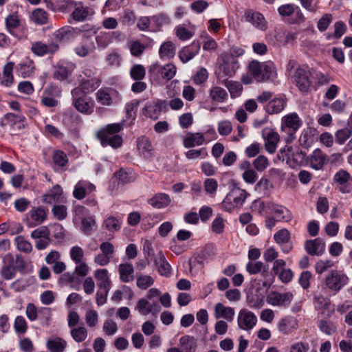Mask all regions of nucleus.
<instances>
[{
	"mask_svg": "<svg viewBox=\"0 0 352 352\" xmlns=\"http://www.w3.org/2000/svg\"><path fill=\"white\" fill-rule=\"evenodd\" d=\"M100 84V80L98 78H93L91 79L82 78L80 81V86L72 90V96H76L78 94L85 96V94L96 89Z\"/></svg>",
	"mask_w": 352,
	"mask_h": 352,
	"instance_id": "nucleus-20",
	"label": "nucleus"
},
{
	"mask_svg": "<svg viewBox=\"0 0 352 352\" xmlns=\"http://www.w3.org/2000/svg\"><path fill=\"white\" fill-rule=\"evenodd\" d=\"M30 20L36 25H43L48 23L49 16L45 10L36 8L32 11Z\"/></svg>",
	"mask_w": 352,
	"mask_h": 352,
	"instance_id": "nucleus-43",
	"label": "nucleus"
},
{
	"mask_svg": "<svg viewBox=\"0 0 352 352\" xmlns=\"http://www.w3.org/2000/svg\"><path fill=\"white\" fill-rule=\"evenodd\" d=\"M333 182L341 193L346 194L352 191V177L344 170H339L333 176Z\"/></svg>",
	"mask_w": 352,
	"mask_h": 352,
	"instance_id": "nucleus-12",
	"label": "nucleus"
},
{
	"mask_svg": "<svg viewBox=\"0 0 352 352\" xmlns=\"http://www.w3.org/2000/svg\"><path fill=\"white\" fill-rule=\"evenodd\" d=\"M1 126H8L10 133L14 135L23 129L26 124V118L21 113H6L0 121Z\"/></svg>",
	"mask_w": 352,
	"mask_h": 352,
	"instance_id": "nucleus-9",
	"label": "nucleus"
},
{
	"mask_svg": "<svg viewBox=\"0 0 352 352\" xmlns=\"http://www.w3.org/2000/svg\"><path fill=\"white\" fill-rule=\"evenodd\" d=\"M171 202L170 196L166 193H157L148 200V204L153 208L162 209L167 207Z\"/></svg>",
	"mask_w": 352,
	"mask_h": 352,
	"instance_id": "nucleus-33",
	"label": "nucleus"
},
{
	"mask_svg": "<svg viewBox=\"0 0 352 352\" xmlns=\"http://www.w3.org/2000/svg\"><path fill=\"white\" fill-rule=\"evenodd\" d=\"M249 194L246 190L234 187L226 196L221 203V208L228 212L241 207Z\"/></svg>",
	"mask_w": 352,
	"mask_h": 352,
	"instance_id": "nucleus-6",
	"label": "nucleus"
},
{
	"mask_svg": "<svg viewBox=\"0 0 352 352\" xmlns=\"http://www.w3.org/2000/svg\"><path fill=\"white\" fill-rule=\"evenodd\" d=\"M311 74L306 65L299 66L296 68L294 78L296 85L302 93H307L311 85Z\"/></svg>",
	"mask_w": 352,
	"mask_h": 352,
	"instance_id": "nucleus-11",
	"label": "nucleus"
},
{
	"mask_svg": "<svg viewBox=\"0 0 352 352\" xmlns=\"http://www.w3.org/2000/svg\"><path fill=\"white\" fill-rule=\"evenodd\" d=\"M232 98L239 96L243 89L242 85L236 81L230 80L226 83Z\"/></svg>",
	"mask_w": 352,
	"mask_h": 352,
	"instance_id": "nucleus-64",
	"label": "nucleus"
},
{
	"mask_svg": "<svg viewBox=\"0 0 352 352\" xmlns=\"http://www.w3.org/2000/svg\"><path fill=\"white\" fill-rule=\"evenodd\" d=\"M348 282L347 276L337 270H332L324 278L326 287L334 294H337Z\"/></svg>",
	"mask_w": 352,
	"mask_h": 352,
	"instance_id": "nucleus-10",
	"label": "nucleus"
},
{
	"mask_svg": "<svg viewBox=\"0 0 352 352\" xmlns=\"http://www.w3.org/2000/svg\"><path fill=\"white\" fill-rule=\"evenodd\" d=\"M98 288L111 289V281L108 276L107 269H98L94 272Z\"/></svg>",
	"mask_w": 352,
	"mask_h": 352,
	"instance_id": "nucleus-38",
	"label": "nucleus"
},
{
	"mask_svg": "<svg viewBox=\"0 0 352 352\" xmlns=\"http://www.w3.org/2000/svg\"><path fill=\"white\" fill-rule=\"evenodd\" d=\"M51 316L52 311L50 308L45 307L38 308V319L41 324L48 325Z\"/></svg>",
	"mask_w": 352,
	"mask_h": 352,
	"instance_id": "nucleus-61",
	"label": "nucleus"
},
{
	"mask_svg": "<svg viewBox=\"0 0 352 352\" xmlns=\"http://www.w3.org/2000/svg\"><path fill=\"white\" fill-rule=\"evenodd\" d=\"M135 309L142 316H147L149 314L155 316L160 311L161 306L158 300H151L142 298L138 301Z\"/></svg>",
	"mask_w": 352,
	"mask_h": 352,
	"instance_id": "nucleus-13",
	"label": "nucleus"
},
{
	"mask_svg": "<svg viewBox=\"0 0 352 352\" xmlns=\"http://www.w3.org/2000/svg\"><path fill=\"white\" fill-rule=\"evenodd\" d=\"M154 263L161 276H169L170 275L172 267L166 261L162 252H159L155 256Z\"/></svg>",
	"mask_w": 352,
	"mask_h": 352,
	"instance_id": "nucleus-30",
	"label": "nucleus"
},
{
	"mask_svg": "<svg viewBox=\"0 0 352 352\" xmlns=\"http://www.w3.org/2000/svg\"><path fill=\"white\" fill-rule=\"evenodd\" d=\"M152 26L155 28V30L160 31L163 27L170 25L171 18L164 12H160L151 16Z\"/></svg>",
	"mask_w": 352,
	"mask_h": 352,
	"instance_id": "nucleus-36",
	"label": "nucleus"
},
{
	"mask_svg": "<svg viewBox=\"0 0 352 352\" xmlns=\"http://www.w3.org/2000/svg\"><path fill=\"white\" fill-rule=\"evenodd\" d=\"M89 14L87 8L82 6L76 7L72 13V16L76 21H82L85 20Z\"/></svg>",
	"mask_w": 352,
	"mask_h": 352,
	"instance_id": "nucleus-63",
	"label": "nucleus"
},
{
	"mask_svg": "<svg viewBox=\"0 0 352 352\" xmlns=\"http://www.w3.org/2000/svg\"><path fill=\"white\" fill-rule=\"evenodd\" d=\"M244 16L246 21L251 23L256 28L261 30L267 29V21L261 13L250 10L245 12Z\"/></svg>",
	"mask_w": 352,
	"mask_h": 352,
	"instance_id": "nucleus-24",
	"label": "nucleus"
},
{
	"mask_svg": "<svg viewBox=\"0 0 352 352\" xmlns=\"http://www.w3.org/2000/svg\"><path fill=\"white\" fill-rule=\"evenodd\" d=\"M166 102L163 100L148 101L143 108L142 112L145 116L155 120L159 118L162 109L166 108Z\"/></svg>",
	"mask_w": 352,
	"mask_h": 352,
	"instance_id": "nucleus-17",
	"label": "nucleus"
},
{
	"mask_svg": "<svg viewBox=\"0 0 352 352\" xmlns=\"http://www.w3.org/2000/svg\"><path fill=\"white\" fill-rule=\"evenodd\" d=\"M287 100L283 96L272 98L265 106V110L269 114L280 113L285 107Z\"/></svg>",
	"mask_w": 352,
	"mask_h": 352,
	"instance_id": "nucleus-29",
	"label": "nucleus"
},
{
	"mask_svg": "<svg viewBox=\"0 0 352 352\" xmlns=\"http://www.w3.org/2000/svg\"><path fill=\"white\" fill-rule=\"evenodd\" d=\"M52 159L54 164L59 167H64L68 163L67 154L60 150L54 151Z\"/></svg>",
	"mask_w": 352,
	"mask_h": 352,
	"instance_id": "nucleus-54",
	"label": "nucleus"
},
{
	"mask_svg": "<svg viewBox=\"0 0 352 352\" xmlns=\"http://www.w3.org/2000/svg\"><path fill=\"white\" fill-rule=\"evenodd\" d=\"M257 322L256 315L248 310L241 309L238 315L237 323L240 329L245 331H250L254 328Z\"/></svg>",
	"mask_w": 352,
	"mask_h": 352,
	"instance_id": "nucleus-18",
	"label": "nucleus"
},
{
	"mask_svg": "<svg viewBox=\"0 0 352 352\" xmlns=\"http://www.w3.org/2000/svg\"><path fill=\"white\" fill-rule=\"evenodd\" d=\"M294 295L292 292L280 293L270 292L266 298L267 302L272 306L287 307L291 303Z\"/></svg>",
	"mask_w": 352,
	"mask_h": 352,
	"instance_id": "nucleus-16",
	"label": "nucleus"
},
{
	"mask_svg": "<svg viewBox=\"0 0 352 352\" xmlns=\"http://www.w3.org/2000/svg\"><path fill=\"white\" fill-rule=\"evenodd\" d=\"M46 346L50 352H63L67 346V342L60 338H56L49 340L47 342Z\"/></svg>",
	"mask_w": 352,
	"mask_h": 352,
	"instance_id": "nucleus-49",
	"label": "nucleus"
},
{
	"mask_svg": "<svg viewBox=\"0 0 352 352\" xmlns=\"http://www.w3.org/2000/svg\"><path fill=\"white\" fill-rule=\"evenodd\" d=\"M44 94L46 96H43L41 100L43 105L47 107H54L58 105V101L50 95L53 94L54 96H60V90L58 87L54 86L48 87L45 89Z\"/></svg>",
	"mask_w": 352,
	"mask_h": 352,
	"instance_id": "nucleus-28",
	"label": "nucleus"
},
{
	"mask_svg": "<svg viewBox=\"0 0 352 352\" xmlns=\"http://www.w3.org/2000/svg\"><path fill=\"white\" fill-rule=\"evenodd\" d=\"M263 136L265 140V146L267 151L270 153H274L279 141L280 136L278 133L271 129H265L263 131Z\"/></svg>",
	"mask_w": 352,
	"mask_h": 352,
	"instance_id": "nucleus-26",
	"label": "nucleus"
},
{
	"mask_svg": "<svg viewBox=\"0 0 352 352\" xmlns=\"http://www.w3.org/2000/svg\"><path fill=\"white\" fill-rule=\"evenodd\" d=\"M175 50V45L172 41H166L160 47V57L163 60H169L174 57Z\"/></svg>",
	"mask_w": 352,
	"mask_h": 352,
	"instance_id": "nucleus-42",
	"label": "nucleus"
},
{
	"mask_svg": "<svg viewBox=\"0 0 352 352\" xmlns=\"http://www.w3.org/2000/svg\"><path fill=\"white\" fill-rule=\"evenodd\" d=\"M59 50L56 42L49 41L47 43L35 41L31 44V52L36 56L43 57L47 54H54Z\"/></svg>",
	"mask_w": 352,
	"mask_h": 352,
	"instance_id": "nucleus-14",
	"label": "nucleus"
},
{
	"mask_svg": "<svg viewBox=\"0 0 352 352\" xmlns=\"http://www.w3.org/2000/svg\"><path fill=\"white\" fill-rule=\"evenodd\" d=\"M72 98L73 104L78 111L85 114L93 112V104L85 96L78 94L76 96H72Z\"/></svg>",
	"mask_w": 352,
	"mask_h": 352,
	"instance_id": "nucleus-25",
	"label": "nucleus"
},
{
	"mask_svg": "<svg viewBox=\"0 0 352 352\" xmlns=\"http://www.w3.org/2000/svg\"><path fill=\"white\" fill-rule=\"evenodd\" d=\"M70 335L76 342L80 343L87 338L88 331L84 326H78L70 329Z\"/></svg>",
	"mask_w": 352,
	"mask_h": 352,
	"instance_id": "nucleus-47",
	"label": "nucleus"
},
{
	"mask_svg": "<svg viewBox=\"0 0 352 352\" xmlns=\"http://www.w3.org/2000/svg\"><path fill=\"white\" fill-rule=\"evenodd\" d=\"M78 32H86L87 30L85 29H76L71 26H65L61 28H59L58 30L55 31L52 34V38L50 40L52 42L57 43V45H59V43L65 40L69 39L70 36L74 34L76 31Z\"/></svg>",
	"mask_w": 352,
	"mask_h": 352,
	"instance_id": "nucleus-27",
	"label": "nucleus"
},
{
	"mask_svg": "<svg viewBox=\"0 0 352 352\" xmlns=\"http://www.w3.org/2000/svg\"><path fill=\"white\" fill-rule=\"evenodd\" d=\"M328 162L327 155L320 149H315L311 154L307 157V164L314 170H318L323 168Z\"/></svg>",
	"mask_w": 352,
	"mask_h": 352,
	"instance_id": "nucleus-19",
	"label": "nucleus"
},
{
	"mask_svg": "<svg viewBox=\"0 0 352 352\" xmlns=\"http://www.w3.org/2000/svg\"><path fill=\"white\" fill-rule=\"evenodd\" d=\"M146 75L145 67L142 65H135L130 70V76L135 80H142Z\"/></svg>",
	"mask_w": 352,
	"mask_h": 352,
	"instance_id": "nucleus-57",
	"label": "nucleus"
},
{
	"mask_svg": "<svg viewBox=\"0 0 352 352\" xmlns=\"http://www.w3.org/2000/svg\"><path fill=\"white\" fill-rule=\"evenodd\" d=\"M333 15L331 14L327 13L323 14L318 21V30L321 32H324L333 21Z\"/></svg>",
	"mask_w": 352,
	"mask_h": 352,
	"instance_id": "nucleus-62",
	"label": "nucleus"
},
{
	"mask_svg": "<svg viewBox=\"0 0 352 352\" xmlns=\"http://www.w3.org/2000/svg\"><path fill=\"white\" fill-rule=\"evenodd\" d=\"M94 49L93 43H88L82 41L74 47V51L78 56L84 58L94 52Z\"/></svg>",
	"mask_w": 352,
	"mask_h": 352,
	"instance_id": "nucleus-48",
	"label": "nucleus"
},
{
	"mask_svg": "<svg viewBox=\"0 0 352 352\" xmlns=\"http://www.w3.org/2000/svg\"><path fill=\"white\" fill-rule=\"evenodd\" d=\"M296 322L292 317H285L278 324V329L284 334H287L296 328Z\"/></svg>",
	"mask_w": 352,
	"mask_h": 352,
	"instance_id": "nucleus-44",
	"label": "nucleus"
},
{
	"mask_svg": "<svg viewBox=\"0 0 352 352\" xmlns=\"http://www.w3.org/2000/svg\"><path fill=\"white\" fill-rule=\"evenodd\" d=\"M85 320L87 325L89 328H94L98 323V314L94 309H90L86 311Z\"/></svg>",
	"mask_w": 352,
	"mask_h": 352,
	"instance_id": "nucleus-55",
	"label": "nucleus"
},
{
	"mask_svg": "<svg viewBox=\"0 0 352 352\" xmlns=\"http://www.w3.org/2000/svg\"><path fill=\"white\" fill-rule=\"evenodd\" d=\"M209 98L213 102L223 103L228 98L226 90L219 86L212 87L209 91Z\"/></svg>",
	"mask_w": 352,
	"mask_h": 352,
	"instance_id": "nucleus-35",
	"label": "nucleus"
},
{
	"mask_svg": "<svg viewBox=\"0 0 352 352\" xmlns=\"http://www.w3.org/2000/svg\"><path fill=\"white\" fill-rule=\"evenodd\" d=\"M246 271L250 274H257L267 272L266 266L261 261H249L245 266Z\"/></svg>",
	"mask_w": 352,
	"mask_h": 352,
	"instance_id": "nucleus-52",
	"label": "nucleus"
},
{
	"mask_svg": "<svg viewBox=\"0 0 352 352\" xmlns=\"http://www.w3.org/2000/svg\"><path fill=\"white\" fill-rule=\"evenodd\" d=\"M63 194V189L60 185L54 186L43 196V201L46 204H52L58 201Z\"/></svg>",
	"mask_w": 352,
	"mask_h": 352,
	"instance_id": "nucleus-40",
	"label": "nucleus"
},
{
	"mask_svg": "<svg viewBox=\"0 0 352 352\" xmlns=\"http://www.w3.org/2000/svg\"><path fill=\"white\" fill-rule=\"evenodd\" d=\"M305 250L311 256H321L325 250V242L321 238L307 240Z\"/></svg>",
	"mask_w": 352,
	"mask_h": 352,
	"instance_id": "nucleus-21",
	"label": "nucleus"
},
{
	"mask_svg": "<svg viewBox=\"0 0 352 352\" xmlns=\"http://www.w3.org/2000/svg\"><path fill=\"white\" fill-rule=\"evenodd\" d=\"M96 190V186L87 180H80L74 186L73 191V196L81 200L85 197L88 194H90Z\"/></svg>",
	"mask_w": 352,
	"mask_h": 352,
	"instance_id": "nucleus-22",
	"label": "nucleus"
},
{
	"mask_svg": "<svg viewBox=\"0 0 352 352\" xmlns=\"http://www.w3.org/2000/svg\"><path fill=\"white\" fill-rule=\"evenodd\" d=\"M154 283V279L149 275H140L137 278V286L143 290L152 286Z\"/></svg>",
	"mask_w": 352,
	"mask_h": 352,
	"instance_id": "nucleus-60",
	"label": "nucleus"
},
{
	"mask_svg": "<svg viewBox=\"0 0 352 352\" xmlns=\"http://www.w3.org/2000/svg\"><path fill=\"white\" fill-rule=\"evenodd\" d=\"M318 327L320 331L327 336H331L337 331V326L330 320H320L318 322Z\"/></svg>",
	"mask_w": 352,
	"mask_h": 352,
	"instance_id": "nucleus-51",
	"label": "nucleus"
},
{
	"mask_svg": "<svg viewBox=\"0 0 352 352\" xmlns=\"http://www.w3.org/2000/svg\"><path fill=\"white\" fill-rule=\"evenodd\" d=\"M302 125V121L297 113L293 112L281 118L280 132L287 143L293 142L296 138V132Z\"/></svg>",
	"mask_w": 352,
	"mask_h": 352,
	"instance_id": "nucleus-2",
	"label": "nucleus"
},
{
	"mask_svg": "<svg viewBox=\"0 0 352 352\" xmlns=\"http://www.w3.org/2000/svg\"><path fill=\"white\" fill-rule=\"evenodd\" d=\"M25 268V262L21 255L14 257L11 254H7L3 256V264L0 274L6 280L14 278L18 271L23 272Z\"/></svg>",
	"mask_w": 352,
	"mask_h": 352,
	"instance_id": "nucleus-4",
	"label": "nucleus"
},
{
	"mask_svg": "<svg viewBox=\"0 0 352 352\" xmlns=\"http://www.w3.org/2000/svg\"><path fill=\"white\" fill-rule=\"evenodd\" d=\"M72 70V65L69 67L58 65L55 69L54 76L58 80H64L71 75Z\"/></svg>",
	"mask_w": 352,
	"mask_h": 352,
	"instance_id": "nucleus-53",
	"label": "nucleus"
},
{
	"mask_svg": "<svg viewBox=\"0 0 352 352\" xmlns=\"http://www.w3.org/2000/svg\"><path fill=\"white\" fill-rule=\"evenodd\" d=\"M123 129L122 123L109 124L97 132V138L102 146L118 148L122 144V138L118 134Z\"/></svg>",
	"mask_w": 352,
	"mask_h": 352,
	"instance_id": "nucleus-1",
	"label": "nucleus"
},
{
	"mask_svg": "<svg viewBox=\"0 0 352 352\" xmlns=\"http://www.w3.org/2000/svg\"><path fill=\"white\" fill-rule=\"evenodd\" d=\"M14 66V63L13 62H9L4 66L3 78L1 81L2 85L8 87L14 83V76L12 75Z\"/></svg>",
	"mask_w": 352,
	"mask_h": 352,
	"instance_id": "nucleus-46",
	"label": "nucleus"
},
{
	"mask_svg": "<svg viewBox=\"0 0 352 352\" xmlns=\"http://www.w3.org/2000/svg\"><path fill=\"white\" fill-rule=\"evenodd\" d=\"M278 157L292 168H296L307 164L306 153L299 149L294 150L292 146H286L278 153Z\"/></svg>",
	"mask_w": 352,
	"mask_h": 352,
	"instance_id": "nucleus-5",
	"label": "nucleus"
},
{
	"mask_svg": "<svg viewBox=\"0 0 352 352\" xmlns=\"http://www.w3.org/2000/svg\"><path fill=\"white\" fill-rule=\"evenodd\" d=\"M351 130L345 127L338 130L335 133L336 142L340 145L345 143V142L351 137Z\"/></svg>",
	"mask_w": 352,
	"mask_h": 352,
	"instance_id": "nucleus-58",
	"label": "nucleus"
},
{
	"mask_svg": "<svg viewBox=\"0 0 352 352\" xmlns=\"http://www.w3.org/2000/svg\"><path fill=\"white\" fill-rule=\"evenodd\" d=\"M119 34L118 32H101L98 36H96V42L99 49H105L111 42L113 35Z\"/></svg>",
	"mask_w": 352,
	"mask_h": 352,
	"instance_id": "nucleus-45",
	"label": "nucleus"
},
{
	"mask_svg": "<svg viewBox=\"0 0 352 352\" xmlns=\"http://www.w3.org/2000/svg\"><path fill=\"white\" fill-rule=\"evenodd\" d=\"M34 61L28 57L22 60L16 67L17 73L23 78L30 77L34 73Z\"/></svg>",
	"mask_w": 352,
	"mask_h": 352,
	"instance_id": "nucleus-31",
	"label": "nucleus"
},
{
	"mask_svg": "<svg viewBox=\"0 0 352 352\" xmlns=\"http://www.w3.org/2000/svg\"><path fill=\"white\" fill-rule=\"evenodd\" d=\"M120 278L123 283H129L134 279V268L131 263H121L118 267Z\"/></svg>",
	"mask_w": 352,
	"mask_h": 352,
	"instance_id": "nucleus-37",
	"label": "nucleus"
},
{
	"mask_svg": "<svg viewBox=\"0 0 352 352\" xmlns=\"http://www.w3.org/2000/svg\"><path fill=\"white\" fill-rule=\"evenodd\" d=\"M205 142V138L201 133H188L183 139V145L185 148H192L201 146Z\"/></svg>",
	"mask_w": 352,
	"mask_h": 352,
	"instance_id": "nucleus-32",
	"label": "nucleus"
},
{
	"mask_svg": "<svg viewBox=\"0 0 352 352\" xmlns=\"http://www.w3.org/2000/svg\"><path fill=\"white\" fill-rule=\"evenodd\" d=\"M176 67L171 64L161 66L157 63L151 65L148 68L151 78L158 83H164L171 80L176 74Z\"/></svg>",
	"mask_w": 352,
	"mask_h": 352,
	"instance_id": "nucleus-7",
	"label": "nucleus"
},
{
	"mask_svg": "<svg viewBox=\"0 0 352 352\" xmlns=\"http://www.w3.org/2000/svg\"><path fill=\"white\" fill-rule=\"evenodd\" d=\"M17 249L25 253H30L32 250V245L23 236H18L15 238Z\"/></svg>",
	"mask_w": 352,
	"mask_h": 352,
	"instance_id": "nucleus-59",
	"label": "nucleus"
},
{
	"mask_svg": "<svg viewBox=\"0 0 352 352\" xmlns=\"http://www.w3.org/2000/svg\"><path fill=\"white\" fill-rule=\"evenodd\" d=\"M28 214L34 221V224H30V226H36L42 223L47 217V210L43 207L33 208L29 211Z\"/></svg>",
	"mask_w": 352,
	"mask_h": 352,
	"instance_id": "nucleus-41",
	"label": "nucleus"
},
{
	"mask_svg": "<svg viewBox=\"0 0 352 352\" xmlns=\"http://www.w3.org/2000/svg\"><path fill=\"white\" fill-rule=\"evenodd\" d=\"M270 210L278 216V221L289 223L293 219L292 212L285 206L273 202H261L259 204V213L263 214L265 210Z\"/></svg>",
	"mask_w": 352,
	"mask_h": 352,
	"instance_id": "nucleus-8",
	"label": "nucleus"
},
{
	"mask_svg": "<svg viewBox=\"0 0 352 352\" xmlns=\"http://www.w3.org/2000/svg\"><path fill=\"white\" fill-rule=\"evenodd\" d=\"M122 221L120 218L110 216L104 221V226L106 229L109 231H118L121 228Z\"/></svg>",
	"mask_w": 352,
	"mask_h": 352,
	"instance_id": "nucleus-56",
	"label": "nucleus"
},
{
	"mask_svg": "<svg viewBox=\"0 0 352 352\" xmlns=\"http://www.w3.org/2000/svg\"><path fill=\"white\" fill-rule=\"evenodd\" d=\"M200 47L198 41H193L190 45L184 47L179 52L181 61L186 63L192 59L199 53Z\"/></svg>",
	"mask_w": 352,
	"mask_h": 352,
	"instance_id": "nucleus-23",
	"label": "nucleus"
},
{
	"mask_svg": "<svg viewBox=\"0 0 352 352\" xmlns=\"http://www.w3.org/2000/svg\"><path fill=\"white\" fill-rule=\"evenodd\" d=\"M214 316L216 318H224L228 322L234 319V309L230 307H225L222 303L218 302L214 307Z\"/></svg>",
	"mask_w": 352,
	"mask_h": 352,
	"instance_id": "nucleus-34",
	"label": "nucleus"
},
{
	"mask_svg": "<svg viewBox=\"0 0 352 352\" xmlns=\"http://www.w3.org/2000/svg\"><path fill=\"white\" fill-rule=\"evenodd\" d=\"M248 68L251 76L258 82L267 81L276 76L275 67L271 62L261 63L253 60Z\"/></svg>",
	"mask_w": 352,
	"mask_h": 352,
	"instance_id": "nucleus-3",
	"label": "nucleus"
},
{
	"mask_svg": "<svg viewBox=\"0 0 352 352\" xmlns=\"http://www.w3.org/2000/svg\"><path fill=\"white\" fill-rule=\"evenodd\" d=\"M239 67V64L234 56L226 57L216 72L218 78L233 76Z\"/></svg>",
	"mask_w": 352,
	"mask_h": 352,
	"instance_id": "nucleus-15",
	"label": "nucleus"
},
{
	"mask_svg": "<svg viewBox=\"0 0 352 352\" xmlns=\"http://www.w3.org/2000/svg\"><path fill=\"white\" fill-rule=\"evenodd\" d=\"M179 344L185 352L195 351L197 347V342L193 336H184L179 339Z\"/></svg>",
	"mask_w": 352,
	"mask_h": 352,
	"instance_id": "nucleus-50",
	"label": "nucleus"
},
{
	"mask_svg": "<svg viewBox=\"0 0 352 352\" xmlns=\"http://www.w3.org/2000/svg\"><path fill=\"white\" fill-rule=\"evenodd\" d=\"M137 147L139 152L144 157H149L151 155L153 146L148 138L141 136L137 139Z\"/></svg>",
	"mask_w": 352,
	"mask_h": 352,
	"instance_id": "nucleus-39",
	"label": "nucleus"
}]
</instances>
